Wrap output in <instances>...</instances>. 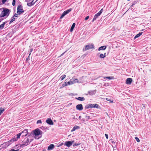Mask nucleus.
<instances>
[{
    "instance_id": "obj_18",
    "label": "nucleus",
    "mask_w": 151,
    "mask_h": 151,
    "mask_svg": "<svg viewBox=\"0 0 151 151\" xmlns=\"http://www.w3.org/2000/svg\"><path fill=\"white\" fill-rule=\"evenodd\" d=\"M80 128L79 127L76 125L73 127L72 129L71 130V132H73L76 129H78Z\"/></svg>"
},
{
    "instance_id": "obj_5",
    "label": "nucleus",
    "mask_w": 151,
    "mask_h": 151,
    "mask_svg": "<svg viewBox=\"0 0 151 151\" xmlns=\"http://www.w3.org/2000/svg\"><path fill=\"white\" fill-rule=\"evenodd\" d=\"M74 142V141H66L65 142L64 145L68 147H69L72 145V144H73Z\"/></svg>"
},
{
    "instance_id": "obj_46",
    "label": "nucleus",
    "mask_w": 151,
    "mask_h": 151,
    "mask_svg": "<svg viewBox=\"0 0 151 151\" xmlns=\"http://www.w3.org/2000/svg\"><path fill=\"white\" fill-rule=\"evenodd\" d=\"M105 136L106 139H108V135L107 134H105Z\"/></svg>"
},
{
    "instance_id": "obj_44",
    "label": "nucleus",
    "mask_w": 151,
    "mask_h": 151,
    "mask_svg": "<svg viewBox=\"0 0 151 151\" xmlns=\"http://www.w3.org/2000/svg\"><path fill=\"white\" fill-rule=\"evenodd\" d=\"M29 56L30 55H29L28 56V57L27 58L26 60V61H28V60H30V59H29Z\"/></svg>"
},
{
    "instance_id": "obj_10",
    "label": "nucleus",
    "mask_w": 151,
    "mask_h": 151,
    "mask_svg": "<svg viewBox=\"0 0 151 151\" xmlns=\"http://www.w3.org/2000/svg\"><path fill=\"white\" fill-rule=\"evenodd\" d=\"M21 135V134L20 133L17 134L16 135V137L15 136L14 138L13 139V141H17L20 138V137Z\"/></svg>"
},
{
    "instance_id": "obj_41",
    "label": "nucleus",
    "mask_w": 151,
    "mask_h": 151,
    "mask_svg": "<svg viewBox=\"0 0 151 151\" xmlns=\"http://www.w3.org/2000/svg\"><path fill=\"white\" fill-rule=\"evenodd\" d=\"M6 1L7 0H2V2L3 3V4H4L6 2Z\"/></svg>"
},
{
    "instance_id": "obj_31",
    "label": "nucleus",
    "mask_w": 151,
    "mask_h": 151,
    "mask_svg": "<svg viewBox=\"0 0 151 151\" xmlns=\"http://www.w3.org/2000/svg\"><path fill=\"white\" fill-rule=\"evenodd\" d=\"M80 145V143L79 142H78V143H77L76 142H75L73 143V146H76L79 145Z\"/></svg>"
},
{
    "instance_id": "obj_23",
    "label": "nucleus",
    "mask_w": 151,
    "mask_h": 151,
    "mask_svg": "<svg viewBox=\"0 0 151 151\" xmlns=\"http://www.w3.org/2000/svg\"><path fill=\"white\" fill-rule=\"evenodd\" d=\"M33 0L30 3H27V5L29 6H32L35 3H33Z\"/></svg>"
},
{
    "instance_id": "obj_17",
    "label": "nucleus",
    "mask_w": 151,
    "mask_h": 151,
    "mask_svg": "<svg viewBox=\"0 0 151 151\" xmlns=\"http://www.w3.org/2000/svg\"><path fill=\"white\" fill-rule=\"evenodd\" d=\"M24 11L23 9V7L22 5H19L17 8V11Z\"/></svg>"
},
{
    "instance_id": "obj_11",
    "label": "nucleus",
    "mask_w": 151,
    "mask_h": 151,
    "mask_svg": "<svg viewBox=\"0 0 151 151\" xmlns=\"http://www.w3.org/2000/svg\"><path fill=\"white\" fill-rule=\"evenodd\" d=\"M96 92V90L90 91H88V93L89 95H92L95 94Z\"/></svg>"
},
{
    "instance_id": "obj_47",
    "label": "nucleus",
    "mask_w": 151,
    "mask_h": 151,
    "mask_svg": "<svg viewBox=\"0 0 151 151\" xmlns=\"http://www.w3.org/2000/svg\"><path fill=\"white\" fill-rule=\"evenodd\" d=\"M66 51H65V52H63V53L62 54H61V55H60V56H62L64 54L65 52Z\"/></svg>"
},
{
    "instance_id": "obj_4",
    "label": "nucleus",
    "mask_w": 151,
    "mask_h": 151,
    "mask_svg": "<svg viewBox=\"0 0 151 151\" xmlns=\"http://www.w3.org/2000/svg\"><path fill=\"white\" fill-rule=\"evenodd\" d=\"M32 140V139L29 141V139L28 138L21 145V146L23 147L27 146L30 143Z\"/></svg>"
},
{
    "instance_id": "obj_7",
    "label": "nucleus",
    "mask_w": 151,
    "mask_h": 151,
    "mask_svg": "<svg viewBox=\"0 0 151 151\" xmlns=\"http://www.w3.org/2000/svg\"><path fill=\"white\" fill-rule=\"evenodd\" d=\"M94 46L93 45H88L86 46L85 50L86 51L89 49L94 48Z\"/></svg>"
},
{
    "instance_id": "obj_3",
    "label": "nucleus",
    "mask_w": 151,
    "mask_h": 151,
    "mask_svg": "<svg viewBox=\"0 0 151 151\" xmlns=\"http://www.w3.org/2000/svg\"><path fill=\"white\" fill-rule=\"evenodd\" d=\"M103 11V9H102L97 13L94 16L93 19L92 20V22H93L95 20L97 19L101 15Z\"/></svg>"
},
{
    "instance_id": "obj_33",
    "label": "nucleus",
    "mask_w": 151,
    "mask_h": 151,
    "mask_svg": "<svg viewBox=\"0 0 151 151\" xmlns=\"http://www.w3.org/2000/svg\"><path fill=\"white\" fill-rule=\"evenodd\" d=\"M71 10H72V9H69L67 10H66V11H65L66 12V13L67 14H68L69 12H70L71 11Z\"/></svg>"
},
{
    "instance_id": "obj_26",
    "label": "nucleus",
    "mask_w": 151,
    "mask_h": 151,
    "mask_svg": "<svg viewBox=\"0 0 151 151\" xmlns=\"http://www.w3.org/2000/svg\"><path fill=\"white\" fill-rule=\"evenodd\" d=\"M15 20V18H14V17H13L11 18L10 21V22L9 23V24H11V23H12Z\"/></svg>"
},
{
    "instance_id": "obj_39",
    "label": "nucleus",
    "mask_w": 151,
    "mask_h": 151,
    "mask_svg": "<svg viewBox=\"0 0 151 151\" xmlns=\"http://www.w3.org/2000/svg\"><path fill=\"white\" fill-rule=\"evenodd\" d=\"M68 85V84L67 83V82H65V83L64 84H63V85H62V86L63 87H65V86H67Z\"/></svg>"
},
{
    "instance_id": "obj_20",
    "label": "nucleus",
    "mask_w": 151,
    "mask_h": 151,
    "mask_svg": "<svg viewBox=\"0 0 151 151\" xmlns=\"http://www.w3.org/2000/svg\"><path fill=\"white\" fill-rule=\"evenodd\" d=\"M106 46H103L100 47H99L98 49V50L99 51L101 50H104L106 49Z\"/></svg>"
},
{
    "instance_id": "obj_45",
    "label": "nucleus",
    "mask_w": 151,
    "mask_h": 151,
    "mask_svg": "<svg viewBox=\"0 0 151 151\" xmlns=\"http://www.w3.org/2000/svg\"><path fill=\"white\" fill-rule=\"evenodd\" d=\"M33 50L32 49H30V52H29V55H30L31 52H32Z\"/></svg>"
},
{
    "instance_id": "obj_16",
    "label": "nucleus",
    "mask_w": 151,
    "mask_h": 151,
    "mask_svg": "<svg viewBox=\"0 0 151 151\" xmlns=\"http://www.w3.org/2000/svg\"><path fill=\"white\" fill-rule=\"evenodd\" d=\"M54 147V145L53 144H51L48 147L47 150H52Z\"/></svg>"
},
{
    "instance_id": "obj_29",
    "label": "nucleus",
    "mask_w": 151,
    "mask_h": 151,
    "mask_svg": "<svg viewBox=\"0 0 151 151\" xmlns=\"http://www.w3.org/2000/svg\"><path fill=\"white\" fill-rule=\"evenodd\" d=\"M4 108H0V115H1V114L3 113V111H4Z\"/></svg>"
},
{
    "instance_id": "obj_30",
    "label": "nucleus",
    "mask_w": 151,
    "mask_h": 151,
    "mask_svg": "<svg viewBox=\"0 0 151 151\" xmlns=\"http://www.w3.org/2000/svg\"><path fill=\"white\" fill-rule=\"evenodd\" d=\"M66 75H63L62 76H61L60 78L61 81H62L66 77Z\"/></svg>"
},
{
    "instance_id": "obj_24",
    "label": "nucleus",
    "mask_w": 151,
    "mask_h": 151,
    "mask_svg": "<svg viewBox=\"0 0 151 151\" xmlns=\"http://www.w3.org/2000/svg\"><path fill=\"white\" fill-rule=\"evenodd\" d=\"M67 14L65 11H64L62 14V15L60 17V19H62L64 16H65Z\"/></svg>"
},
{
    "instance_id": "obj_25",
    "label": "nucleus",
    "mask_w": 151,
    "mask_h": 151,
    "mask_svg": "<svg viewBox=\"0 0 151 151\" xmlns=\"http://www.w3.org/2000/svg\"><path fill=\"white\" fill-rule=\"evenodd\" d=\"M106 53H105L104 54H101L100 55V58H104L105 57V56H106Z\"/></svg>"
},
{
    "instance_id": "obj_8",
    "label": "nucleus",
    "mask_w": 151,
    "mask_h": 151,
    "mask_svg": "<svg viewBox=\"0 0 151 151\" xmlns=\"http://www.w3.org/2000/svg\"><path fill=\"white\" fill-rule=\"evenodd\" d=\"M76 107L77 110L79 111L82 110L83 109V105L81 104H79L77 105Z\"/></svg>"
},
{
    "instance_id": "obj_38",
    "label": "nucleus",
    "mask_w": 151,
    "mask_h": 151,
    "mask_svg": "<svg viewBox=\"0 0 151 151\" xmlns=\"http://www.w3.org/2000/svg\"><path fill=\"white\" fill-rule=\"evenodd\" d=\"M19 15L18 14L15 13L14 15L13 16V17H18V15Z\"/></svg>"
},
{
    "instance_id": "obj_6",
    "label": "nucleus",
    "mask_w": 151,
    "mask_h": 151,
    "mask_svg": "<svg viewBox=\"0 0 151 151\" xmlns=\"http://www.w3.org/2000/svg\"><path fill=\"white\" fill-rule=\"evenodd\" d=\"M28 130L27 129H25L20 133L22 137H25L27 135Z\"/></svg>"
},
{
    "instance_id": "obj_40",
    "label": "nucleus",
    "mask_w": 151,
    "mask_h": 151,
    "mask_svg": "<svg viewBox=\"0 0 151 151\" xmlns=\"http://www.w3.org/2000/svg\"><path fill=\"white\" fill-rule=\"evenodd\" d=\"M135 139L138 142H139L140 140H139V139L137 137H135Z\"/></svg>"
},
{
    "instance_id": "obj_2",
    "label": "nucleus",
    "mask_w": 151,
    "mask_h": 151,
    "mask_svg": "<svg viewBox=\"0 0 151 151\" xmlns=\"http://www.w3.org/2000/svg\"><path fill=\"white\" fill-rule=\"evenodd\" d=\"M33 131L35 139H38L41 137L43 133L39 129L37 128Z\"/></svg>"
},
{
    "instance_id": "obj_48",
    "label": "nucleus",
    "mask_w": 151,
    "mask_h": 151,
    "mask_svg": "<svg viewBox=\"0 0 151 151\" xmlns=\"http://www.w3.org/2000/svg\"><path fill=\"white\" fill-rule=\"evenodd\" d=\"M25 1L27 2H28V1H29L30 0H25Z\"/></svg>"
},
{
    "instance_id": "obj_49",
    "label": "nucleus",
    "mask_w": 151,
    "mask_h": 151,
    "mask_svg": "<svg viewBox=\"0 0 151 151\" xmlns=\"http://www.w3.org/2000/svg\"><path fill=\"white\" fill-rule=\"evenodd\" d=\"M81 116H79V119H81Z\"/></svg>"
},
{
    "instance_id": "obj_28",
    "label": "nucleus",
    "mask_w": 151,
    "mask_h": 151,
    "mask_svg": "<svg viewBox=\"0 0 151 151\" xmlns=\"http://www.w3.org/2000/svg\"><path fill=\"white\" fill-rule=\"evenodd\" d=\"M24 12V11H17V13L19 15L22 14Z\"/></svg>"
},
{
    "instance_id": "obj_43",
    "label": "nucleus",
    "mask_w": 151,
    "mask_h": 151,
    "mask_svg": "<svg viewBox=\"0 0 151 151\" xmlns=\"http://www.w3.org/2000/svg\"><path fill=\"white\" fill-rule=\"evenodd\" d=\"M89 16H87L86 17L85 19V20H87V19H88L89 18Z\"/></svg>"
},
{
    "instance_id": "obj_12",
    "label": "nucleus",
    "mask_w": 151,
    "mask_h": 151,
    "mask_svg": "<svg viewBox=\"0 0 151 151\" xmlns=\"http://www.w3.org/2000/svg\"><path fill=\"white\" fill-rule=\"evenodd\" d=\"M93 108V104H87L85 106V109H88Z\"/></svg>"
},
{
    "instance_id": "obj_19",
    "label": "nucleus",
    "mask_w": 151,
    "mask_h": 151,
    "mask_svg": "<svg viewBox=\"0 0 151 151\" xmlns=\"http://www.w3.org/2000/svg\"><path fill=\"white\" fill-rule=\"evenodd\" d=\"M76 99L80 101H83L85 100V99L83 97H79L78 98H76Z\"/></svg>"
},
{
    "instance_id": "obj_9",
    "label": "nucleus",
    "mask_w": 151,
    "mask_h": 151,
    "mask_svg": "<svg viewBox=\"0 0 151 151\" xmlns=\"http://www.w3.org/2000/svg\"><path fill=\"white\" fill-rule=\"evenodd\" d=\"M46 122L50 125H53V123L51 119L50 118L47 119L46 121Z\"/></svg>"
},
{
    "instance_id": "obj_52",
    "label": "nucleus",
    "mask_w": 151,
    "mask_h": 151,
    "mask_svg": "<svg viewBox=\"0 0 151 151\" xmlns=\"http://www.w3.org/2000/svg\"><path fill=\"white\" fill-rule=\"evenodd\" d=\"M106 100H108V101H109V100H108V99H106Z\"/></svg>"
},
{
    "instance_id": "obj_21",
    "label": "nucleus",
    "mask_w": 151,
    "mask_h": 151,
    "mask_svg": "<svg viewBox=\"0 0 151 151\" xmlns=\"http://www.w3.org/2000/svg\"><path fill=\"white\" fill-rule=\"evenodd\" d=\"M75 25L76 24L75 23H74L73 24L70 30V32H72L73 31V29L75 26Z\"/></svg>"
},
{
    "instance_id": "obj_51",
    "label": "nucleus",
    "mask_w": 151,
    "mask_h": 151,
    "mask_svg": "<svg viewBox=\"0 0 151 151\" xmlns=\"http://www.w3.org/2000/svg\"><path fill=\"white\" fill-rule=\"evenodd\" d=\"M144 30V29H142V30H141V31H143Z\"/></svg>"
},
{
    "instance_id": "obj_35",
    "label": "nucleus",
    "mask_w": 151,
    "mask_h": 151,
    "mask_svg": "<svg viewBox=\"0 0 151 151\" xmlns=\"http://www.w3.org/2000/svg\"><path fill=\"white\" fill-rule=\"evenodd\" d=\"M67 83L68 84V85H70L73 84V83H72V82L71 81H70V80L69 81L67 82Z\"/></svg>"
},
{
    "instance_id": "obj_22",
    "label": "nucleus",
    "mask_w": 151,
    "mask_h": 151,
    "mask_svg": "<svg viewBox=\"0 0 151 151\" xmlns=\"http://www.w3.org/2000/svg\"><path fill=\"white\" fill-rule=\"evenodd\" d=\"M142 32H139L138 34L136 35L134 38V39H135L136 38L139 37L140 36H141L142 34Z\"/></svg>"
},
{
    "instance_id": "obj_34",
    "label": "nucleus",
    "mask_w": 151,
    "mask_h": 151,
    "mask_svg": "<svg viewBox=\"0 0 151 151\" xmlns=\"http://www.w3.org/2000/svg\"><path fill=\"white\" fill-rule=\"evenodd\" d=\"M85 118L86 119V120H88L89 119H91L90 118V117L89 116H87V115H86L85 116Z\"/></svg>"
},
{
    "instance_id": "obj_15",
    "label": "nucleus",
    "mask_w": 151,
    "mask_h": 151,
    "mask_svg": "<svg viewBox=\"0 0 151 151\" xmlns=\"http://www.w3.org/2000/svg\"><path fill=\"white\" fill-rule=\"evenodd\" d=\"M132 82V78H129L127 79L126 81V83L127 84H131Z\"/></svg>"
},
{
    "instance_id": "obj_50",
    "label": "nucleus",
    "mask_w": 151,
    "mask_h": 151,
    "mask_svg": "<svg viewBox=\"0 0 151 151\" xmlns=\"http://www.w3.org/2000/svg\"><path fill=\"white\" fill-rule=\"evenodd\" d=\"M142 105L144 107H145V106L143 104H142Z\"/></svg>"
},
{
    "instance_id": "obj_37",
    "label": "nucleus",
    "mask_w": 151,
    "mask_h": 151,
    "mask_svg": "<svg viewBox=\"0 0 151 151\" xmlns=\"http://www.w3.org/2000/svg\"><path fill=\"white\" fill-rule=\"evenodd\" d=\"M16 1L15 0H13L12 5L13 6H14L15 5Z\"/></svg>"
},
{
    "instance_id": "obj_36",
    "label": "nucleus",
    "mask_w": 151,
    "mask_h": 151,
    "mask_svg": "<svg viewBox=\"0 0 151 151\" xmlns=\"http://www.w3.org/2000/svg\"><path fill=\"white\" fill-rule=\"evenodd\" d=\"M42 123V121L41 120H37V124H41Z\"/></svg>"
},
{
    "instance_id": "obj_32",
    "label": "nucleus",
    "mask_w": 151,
    "mask_h": 151,
    "mask_svg": "<svg viewBox=\"0 0 151 151\" xmlns=\"http://www.w3.org/2000/svg\"><path fill=\"white\" fill-rule=\"evenodd\" d=\"M99 108V105L97 104H93V108Z\"/></svg>"
},
{
    "instance_id": "obj_27",
    "label": "nucleus",
    "mask_w": 151,
    "mask_h": 151,
    "mask_svg": "<svg viewBox=\"0 0 151 151\" xmlns=\"http://www.w3.org/2000/svg\"><path fill=\"white\" fill-rule=\"evenodd\" d=\"M108 79L109 80L112 79H114V77L113 76L111 77H105L104 78V79Z\"/></svg>"
},
{
    "instance_id": "obj_1",
    "label": "nucleus",
    "mask_w": 151,
    "mask_h": 151,
    "mask_svg": "<svg viewBox=\"0 0 151 151\" xmlns=\"http://www.w3.org/2000/svg\"><path fill=\"white\" fill-rule=\"evenodd\" d=\"M10 12L8 9H0V23L9 16Z\"/></svg>"
},
{
    "instance_id": "obj_13",
    "label": "nucleus",
    "mask_w": 151,
    "mask_h": 151,
    "mask_svg": "<svg viewBox=\"0 0 151 151\" xmlns=\"http://www.w3.org/2000/svg\"><path fill=\"white\" fill-rule=\"evenodd\" d=\"M9 21H7L4 22H3L0 25V29H3L5 25Z\"/></svg>"
},
{
    "instance_id": "obj_14",
    "label": "nucleus",
    "mask_w": 151,
    "mask_h": 151,
    "mask_svg": "<svg viewBox=\"0 0 151 151\" xmlns=\"http://www.w3.org/2000/svg\"><path fill=\"white\" fill-rule=\"evenodd\" d=\"M70 81H71L72 82V83L73 84L76 83H78V80L77 78H73L70 79Z\"/></svg>"
},
{
    "instance_id": "obj_42",
    "label": "nucleus",
    "mask_w": 151,
    "mask_h": 151,
    "mask_svg": "<svg viewBox=\"0 0 151 151\" xmlns=\"http://www.w3.org/2000/svg\"><path fill=\"white\" fill-rule=\"evenodd\" d=\"M19 150H15L14 149H12L9 151H18Z\"/></svg>"
}]
</instances>
